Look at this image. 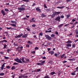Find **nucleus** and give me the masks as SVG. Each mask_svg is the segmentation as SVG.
<instances>
[{
  "instance_id": "51",
  "label": "nucleus",
  "mask_w": 78,
  "mask_h": 78,
  "mask_svg": "<svg viewBox=\"0 0 78 78\" xmlns=\"http://www.w3.org/2000/svg\"><path fill=\"white\" fill-rule=\"evenodd\" d=\"M28 76H25V74H24L23 78H27Z\"/></svg>"
},
{
  "instance_id": "41",
  "label": "nucleus",
  "mask_w": 78,
  "mask_h": 78,
  "mask_svg": "<svg viewBox=\"0 0 78 78\" xmlns=\"http://www.w3.org/2000/svg\"><path fill=\"white\" fill-rule=\"evenodd\" d=\"M24 2H28L29 0H23Z\"/></svg>"
},
{
  "instance_id": "42",
  "label": "nucleus",
  "mask_w": 78,
  "mask_h": 78,
  "mask_svg": "<svg viewBox=\"0 0 78 78\" xmlns=\"http://www.w3.org/2000/svg\"><path fill=\"white\" fill-rule=\"evenodd\" d=\"M74 60H75V58H71L70 59V61H74Z\"/></svg>"
},
{
  "instance_id": "50",
  "label": "nucleus",
  "mask_w": 78,
  "mask_h": 78,
  "mask_svg": "<svg viewBox=\"0 0 78 78\" xmlns=\"http://www.w3.org/2000/svg\"><path fill=\"white\" fill-rule=\"evenodd\" d=\"M16 50L17 51V50H18L19 52H20L21 51H22V50H21V49L19 50V49H16Z\"/></svg>"
},
{
  "instance_id": "57",
  "label": "nucleus",
  "mask_w": 78,
  "mask_h": 78,
  "mask_svg": "<svg viewBox=\"0 0 78 78\" xmlns=\"http://www.w3.org/2000/svg\"><path fill=\"white\" fill-rule=\"evenodd\" d=\"M43 59H46V57H45V56L43 57Z\"/></svg>"
},
{
  "instance_id": "32",
  "label": "nucleus",
  "mask_w": 78,
  "mask_h": 78,
  "mask_svg": "<svg viewBox=\"0 0 78 78\" xmlns=\"http://www.w3.org/2000/svg\"><path fill=\"white\" fill-rule=\"evenodd\" d=\"M11 22L12 23H16V21H11Z\"/></svg>"
},
{
  "instance_id": "39",
  "label": "nucleus",
  "mask_w": 78,
  "mask_h": 78,
  "mask_svg": "<svg viewBox=\"0 0 78 78\" xmlns=\"http://www.w3.org/2000/svg\"><path fill=\"white\" fill-rule=\"evenodd\" d=\"M75 25H76V23H74L72 25V28H73V27H75Z\"/></svg>"
},
{
  "instance_id": "59",
  "label": "nucleus",
  "mask_w": 78,
  "mask_h": 78,
  "mask_svg": "<svg viewBox=\"0 0 78 78\" xmlns=\"http://www.w3.org/2000/svg\"><path fill=\"white\" fill-rule=\"evenodd\" d=\"M39 35H40V36H42V33L41 32L40 33V34H39Z\"/></svg>"
},
{
  "instance_id": "2",
  "label": "nucleus",
  "mask_w": 78,
  "mask_h": 78,
  "mask_svg": "<svg viewBox=\"0 0 78 78\" xmlns=\"http://www.w3.org/2000/svg\"><path fill=\"white\" fill-rule=\"evenodd\" d=\"M45 37L48 40V41H50V40H51V37L49 36L48 35H46L45 36Z\"/></svg>"
},
{
  "instance_id": "22",
  "label": "nucleus",
  "mask_w": 78,
  "mask_h": 78,
  "mask_svg": "<svg viewBox=\"0 0 78 78\" xmlns=\"http://www.w3.org/2000/svg\"><path fill=\"white\" fill-rule=\"evenodd\" d=\"M11 26H12V27H16V25L15 24H11Z\"/></svg>"
},
{
  "instance_id": "52",
  "label": "nucleus",
  "mask_w": 78,
  "mask_h": 78,
  "mask_svg": "<svg viewBox=\"0 0 78 78\" xmlns=\"http://www.w3.org/2000/svg\"><path fill=\"white\" fill-rule=\"evenodd\" d=\"M55 34H57V35H58V32L57 31L55 32Z\"/></svg>"
},
{
  "instance_id": "63",
  "label": "nucleus",
  "mask_w": 78,
  "mask_h": 78,
  "mask_svg": "<svg viewBox=\"0 0 78 78\" xmlns=\"http://www.w3.org/2000/svg\"><path fill=\"white\" fill-rule=\"evenodd\" d=\"M23 19H24V20H27V18H26V17H24L23 18Z\"/></svg>"
},
{
  "instance_id": "61",
  "label": "nucleus",
  "mask_w": 78,
  "mask_h": 78,
  "mask_svg": "<svg viewBox=\"0 0 78 78\" xmlns=\"http://www.w3.org/2000/svg\"><path fill=\"white\" fill-rule=\"evenodd\" d=\"M40 70H41V69H39L37 70V72H40Z\"/></svg>"
},
{
  "instance_id": "35",
  "label": "nucleus",
  "mask_w": 78,
  "mask_h": 78,
  "mask_svg": "<svg viewBox=\"0 0 78 78\" xmlns=\"http://www.w3.org/2000/svg\"><path fill=\"white\" fill-rule=\"evenodd\" d=\"M71 75H76V73L74 72L72 73H71Z\"/></svg>"
},
{
  "instance_id": "27",
  "label": "nucleus",
  "mask_w": 78,
  "mask_h": 78,
  "mask_svg": "<svg viewBox=\"0 0 78 78\" xmlns=\"http://www.w3.org/2000/svg\"><path fill=\"white\" fill-rule=\"evenodd\" d=\"M45 61H43L41 62V64H42V65H43V64L45 63Z\"/></svg>"
},
{
  "instance_id": "23",
  "label": "nucleus",
  "mask_w": 78,
  "mask_h": 78,
  "mask_svg": "<svg viewBox=\"0 0 78 78\" xmlns=\"http://www.w3.org/2000/svg\"><path fill=\"white\" fill-rule=\"evenodd\" d=\"M55 16V13L53 12V14L51 15V17H52V18H53Z\"/></svg>"
},
{
  "instance_id": "26",
  "label": "nucleus",
  "mask_w": 78,
  "mask_h": 78,
  "mask_svg": "<svg viewBox=\"0 0 78 78\" xmlns=\"http://www.w3.org/2000/svg\"><path fill=\"white\" fill-rule=\"evenodd\" d=\"M41 16L44 17H46V16L44 14H41Z\"/></svg>"
},
{
  "instance_id": "37",
  "label": "nucleus",
  "mask_w": 78,
  "mask_h": 78,
  "mask_svg": "<svg viewBox=\"0 0 78 78\" xmlns=\"http://www.w3.org/2000/svg\"><path fill=\"white\" fill-rule=\"evenodd\" d=\"M37 65H38V66H41L42 65V64L40 63H37Z\"/></svg>"
},
{
  "instance_id": "31",
  "label": "nucleus",
  "mask_w": 78,
  "mask_h": 78,
  "mask_svg": "<svg viewBox=\"0 0 78 78\" xmlns=\"http://www.w3.org/2000/svg\"><path fill=\"white\" fill-rule=\"evenodd\" d=\"M5 74L3 73H0V76H3Z\"/></svg>"
},
{
  "instance_id": "60",
  "label": "nucleus",
  "mask_w": 78,
  "mask_h": 78,
  "mask_svg": "<svg viewBox=\"0 0 78 78\" xmlns=\"http://www.w3.org/2000/svg\"><path fill=\"white\" fill-rule=\"evenodd\" d=\"M63 63H66L67 62V61H64L63 62Z\"/></svg>"
},
{
  "instance_id": "15",
  "label": "nucleus",
  "mask_w": 78,
  "mask_h": 78,
  "mask_svg": "<svg viewBox=\"0 0 78 78\" xmlns=\"http://www.w3.org/2000/svg\"><path fill=\"white\" fill-rule=\"evenodd\" d=\"M60 19H61L60 16H58L57 18H56L55 20H58V21H59V20H60Z\"/></svg>"
},
{
  "instance_id": "24",
  "label": "nucleus",
  "mask_w": 78,
  "mask_h": 78,
  "mask_svg": "<svg viewBox=\"0 0 78 78\" xmlns=\"http://www.w3.org/2000/svg\"><path fill=\"white\" fill-rule=\"evenodd\" d=\"M24 75H22L19 76V78H23L24 76Z\"/></svg>"
},
{
  "instance_id": "21",
  "label": "nucleus",
  "mask_w": 78,
  "mask_h": 78,
  "mask_svg": "<svg viewBox=\"0 0 78 78\" xmlns=\"http://www.w3.org/2000/svg\"><path fill=\"white\" fill-rule=\"evenodd\" d=\"M54 74H56V73L55 72H52L51 73L50 75H53Z\"/></svg>"
},
{
  "instance_id": "48",
  "label": "nucleus",
  "mask_w": 78,
  "mask_h": 78,
  "mask_svg": "<svg viewBox=\"0 0 78 78\" xmlns=\"http://www.w3.org/2000/svg\"><path fill=\"white\" fill-rule=\"evenodd\" d=\"M70 15H66V17H67V18H69V17H70Z\"/></svg>"
},
{
  "instance_id": "58",
  "label": "nucleus",
  "mask_w": 78,
  "mask_h": 78,
  "mask_svg": "<svg viewBox=\"0 0 78 78\" xmlns=\"http://www.w3.org/2000/svg\"><path fill=\"white\" fill-rule=\"evenodd\" d=\"M69 25V24H66L65 25V27H67V26H68Z\"/></svg>"
},
{
  "instance_id": "46",
  "label": "nucleus",
  "mask_w": 78,
  "mask_h": 78,
  "mask_svg": "<svg viewBox=\"0 0 78 78\" xmlns=\"http://www.w3.org/2000/svg\"><path fill=\"white\" fill-rule=\"evenodd\" d=\"M26 29L28 31H30V29H29L28 28H26Z\"/></svg>"
},
{
  "instance_id": "33",
  "label": "nucleus",
  "mask_w": 78,
  "mask_h": 78,
  "mask_svg": "<svg viewBox=\"0 0 78 78\" xmlns=\"http://www.w3.org/2000/svg\"><path fill=\"white\" fill-rule=\"evenodd\" d=\"M44 78H50V77L48 76H45Z\"/></svg>"
},
{
  "instance_id": "64",
  "label": "nucleus",
  "mask_w": 78,
  "mask_h": 78,
  "mask_svg": "<svg viewBox=\"0 0 78 78\" xmlns=\"http://www.w3.org/2000/svg\"><path fill=\"white\" fill-rule=\"evenodd\" d=\"M46 10L47 11H48V12H49V11H50V9H48Z\"/></svg>"
},
{
  "instance_id": "10",
  "label": "nucleus",
  "mask_w": 78,
  "mask_h": 78,
  "mask_svg": "<svg viewBox=\"0 0 78 78\" xmlns=\"http://www.w3.org/2000/svg\"><path fill=\"white\" fill-rule=\"evenodd\" d=\"M49 53H50V54H51L52 55H53L54 53H55V52L54 51H50L49 52Z\"/></svg>"
},
{
  "instance_id": "12",
  "label": "nucleus",
  "mask_w": 78,
  "mask_h": 78,
  "mask_svg": "<svg viewBox=\"0 0 78 78\" xmlns=\"http://www.w3.org/2000/svg\"><path fill=\"white\" fill-rule=\"evenodd\" d=\"M1 12L2 13L3 16H5L6 14V13L5 12V11H3V10H2L1 11Z\"/></svg>"
},
{
  "instance_id": "18",
  "label": "nucleus",
  "mask_w": 78,
  "mask_h": 78,
  "mask_svg": "<svg viewBox=\"0 0 78 78\" xmlns=\"http://www.w3.org/2000/svg\"><path fill=\"white\" fill-rule=\"evenodd\" d=\"M23 36V34H20V35H18L17 36V37H21V36Z\"/></svg>"
},
{
  "instance_id": "11",
  "label": "nucleus",
  "mask_w": 78,
  "mask_h": 78,
  "mask_svg": "<svg viewBox=\"0 0 78 78\" xmlns=\"http://www.w3.org/2000/svg\"><path fill=\"white\" fill-rule=\"evenodd\" d=\"M3 42H5L6 43V42H8V41L6 40H4L0 41V43H2Z\"/></svg>"
},
{
  "instance_id": "19",
  "label": "nucleus",
  "mask_w": 78,
  "mask_h": 78,
  "mask_svg": "<svg viewBox=\"0 0 78 78\" xmlns=\"http://www.w3.org/2000/svg\"><path fill=\"white\" fill-rule=\"evenodd\" d=\"M63 8H64V6H62L58 7H57V8H59V9H62Z\"/></svg>"
},
{
  "instance_id": "16",
  "label": "nucleus",
  "mask_w": 78,
  "mask_h": 78,
  "mask_svg": "<svg viewBox=\"0 0 78 78\" xmlns=\"http://www.w3.org/2000/svg\"><path fill=\"white\" fill-rule=\"evenodd\" d=\"M66 43H67V44H72V42L71 41L69 40L68 41L66 42Z\"/></svg>"
},
{
  "instance_id": "36",
  "label": "nucleus",
  "mask_w": 78,
  "mask_h": 78,
  "mask_svg": "<svg viewBox=\"0 0 78 78\" xmlns=\"http://www.w3.org/2000/svg\"><path fill=\"white\" fill-rule=\"evenodd\" d=\"M4 58L5 59H9V57H6L5 56H4Z\"/></svg>"
},
{
  "instance_id": "49",
  "label": "nucleus",
  "mask_w": 78,
  "mask_h": 78,
  "mask_svg": "<svg viewBox=\"0 0 78 78\" xmlns=\"http://www.w3.org/2000/svg\"><path fill=\"white\" fill-rule=\"evenodd\" d=\"M6 68H7V69H10V66H7L6 67Z\"/></svg>"
},
{
  "instance_id": "3",
  "label": "nucleus",
  "mask_w": 78,
  "mask_h": 78,
  "mask_svg": "<svg viewBox=\"0 0 78 78\" xmlns=\"http://www.w3.org/2000/svg\"><path fill=\"white\" fill-rule=\"evenodd\" d=\"M18 9L20 11H25V8L24 7H19L18 8Z\"/></svg>"
},
{
  "instance_id": "34",
  "label": "nucleus",
  "mask_w": 78,
  "mask_h": 78,
  "mask_svg": "<svg viewBox=\"0 0 78 78\" xmlns=\"http://www.w3.org/2000/svg\"><path fill=\"white\" fill-rule=\"evenodd\" d=\"M76 34H78V29L76 30Z\"/></svg>"
},
{
  "instance_id": "25",
  "label": "nucleus",
  "mask_w": 78,
  "mask_h": 78,
  "mask_svg": "<svg viewBox=\"0 0 78 78\" xmlns=\"http://www.w3.org/2000/svg\"><path fill=\"white\" fill-rule=\"evenodd\" d=\"M4 47L3 48H6V47H7V45H6V44H3Z\"/></svg>"
},
{
  "instance_id": "17",
  "label": "nucleus",
  "mask_w": 78,
  "mask_h": 78,
  "mask_svg": "<svg viewBox=\"0 0 78 78\" xmlns=\"http://www.w3.org/2000/svg\"><path fill=\"white\" fill-rule=\"evenodd\" d=\"M22 60L23 62H24V63H26V62L25 61V59H24V58H22Z\"/></svg>"
},
{
  "instance_id": "47",
  "label": "nucleus",
  "mask_w": 78,
  "mask_h": 78,
  "mask_svg": "<svg viewBox=\"0 0 78 78\" xmlns=\"http://www.w3.org/2000/svg\"><path fill=\"white\" fill-rule=\"evenodd\" d=\"M5 11H6L7 12V11H9V9H5Z\"/></svg>"
},
{
  "instance_id": "56",
  "label": "nucleus",
  "mask_w": 78,
  "mask_h": 78,
  "mask_svg": "<svg viewBox=\"0 0 78 78\" xmlns=\"http://www.w3.org/2000/svg\"><path fill=\"white\" fill-rule=\"evenodd\" d=\"M11 51V49H8V50H7V51H8V52H9V51Z\"/></svg>"
},
{
  "instance_id": "7",
  "label": "nucleus",
  "mask_w": 78,
  "mask_h": 78,
  "mask_svg": "<svg viewBox=\"0 0 78 78\" xmlns=\"http://www.w3.org/2000/svg\"><path fill=\"white\" fill-rule=\"evenodd\" d=\"M27 36H28V34H26L23 35L22 37L23 38H26V37H27Z\"/></svg>"
},
{
  "instance_id": "54",
  "label": "nucleus",
  "mask_w": 78,
  "mask_h": 78,
  "mask_svg": "<svg viewBox=\"0 0 78 78\" xmlns=\"http://www.w3.org/2000/svg\"><path fill=\"white\" fill-rule=\"evenodd\" d=\"M57 55H58V54L57 53H55L54 54V55L56 57H57Z\"/></svg>"
},
{
  "instance_id": "9",
  "label": "nucleus",
  "mask_w": 78,
  "mask_h": 78,
  "mask_svg": "<svg viewBox=\"0 0 78 78\" xmlns=\"http://www.w3.org/2000/svg\"><path fill=\"white\" fill-rule=\"evenodd\" d=\"M34 20V18H32L31 20H30V22H35V20Z\"/></svg>"
},
{
  "instance_id": "6",
  "label": "nucleus",
  "mask_w": 78,
  "mask_h": 78,
  "mask_svg": "<svg viewBox=\"0 0 78 78\" xmlns=\"http://www.w3.org/2000/svg\"><path fill=\"white\" fill-rule=\"evenodd\" d=\"M71 46H72V44H66V48H68L69 47H71Z\"/></svg>"
},
{
  "instance_id": "44",
  "label": "nucleus",
  "mask_w": 78,
  "mask_h": 78,
  "mask_svg": "<svg viewBox=\"0 0 78 78\" xmlns=\"http://www.w3.org/2000/svg\"><path fill=\"white\" fill-rule=\"evenodd\" d=\"M19 64L18 63H17L16 62H15L13 63V65H18Z\"/></svg>"
},
{
  "instance_id": "55",
  "label": "nucleus",
  "mask_w": 78,
  "mask_h": 78,
  "mask_svg": "<svg viewBox=\"0 0 78 78\" xmlns=\"http://www.w3.org/2000/svg\"><path fill=\"white\" fill-rule=\"evenodd\" d=\"M76 71L78 72V67H77L76 69Z\"/></svg>"
},
{
  "instance_id": "20",
  "label": "nucleus",
  "mask_w": 78,
  "mask_h": 78,
  "mask_svg": "<svg viewBox=\"0 0 78 78\" xmlns=\"http://www.w3.org/2000/svg\"><path fill=\"white\" fill-rule=\"evenodd\" d=\"M63 25H64V24H61L60 25H59L58 26V27L60 28L61 27H62V26H63Z\"/></svg>"
},
{
  "instance_id": "29",
  "label": "nucleus",
  "mask_w": 78,
  "mask_h": 78,
  "mask_svg": "<svg viewBox=\"0 0 78 78\" xmlns=\"http://www.w3.org/2000/svg\"><path fill=\"white\" fill-rule=\"evenodd\" d=\"M65 56V54H64L63 55H62V56H61V58H64V57Z\"/></svg>"
},
{
  "instance_id": "45",
  "label": "nucleus",
  "mask_w": 78,
  "mask_h": 78,
  "mask_svg": "<svg viewBox=\"0 0 78 78\" xmlns=\"http://www.w3.org/2000/svg\"><path fill=\"white\" fill-rule=\"evenodd\" d=\"M75 44H73L72 45V48H75Z\"/></svg>"
},
{
  "instance_id": "13",
  "label": "nucleus",
  "mask_w": 78,
  "mask_h": 78,
  "mask_svg": "<svg viewBox=\"0 0 78 78\" xmlns=\"http://www.w3.org/2000/svg\"><path fill=\"white\" fill-rule=\"evenodd\" d=\"M4 67H5V64H3L1 68V70H3Z\"/></svg>"
},
{
  "instance_id": "53",
  "label": "nucleus",
  "mask_w": 78,
  "mask_h": 78,
  "mask_svg": "<svg viewBox=\"0 0 78 78\" xmlns=\"http://www.w3.org/2000/svg\"><path fill=\"white\" fill-rule=\"evenodd\" d=\"M32 27H36V25L35 24H33L32 25Z\"/></svg>"
},
{
  "instance_id": "40",
  "label": "nucleus",
  "mask_w": 78,
  "mask_h": 78,
  "mask_svg": "<svg viewBox=\"0 0 78 78\" xmlns=\"http://www.w3.org/2000/svg\"><path fill=\"white\" fill-rule=\"evenodd\" d=\"M35 50H39V48H38L37 47H36L35 48Z\"/></svg>"
},
{
  "instance_id": "62",
  "label": "nucleus",
  "mask_w": 78,
  "mask_h": 78,
  "mask_svg": "<svg viewBox=\"0 0 78 78\" xmlns=\"http://www.w3.org/2000/svg\"><path fill=\"white\" fill-rule=\"evenodd\" d=\"M0 53H1V54H2V55H3V51L0 52Z\"/></svg>"
},
{
  "instance_id": "28",
  "label": "nucleus",
  "mask_w": 78,
  "mask_h": 78,
  "mask_svg": "<svg viewBox=\"0 0 78 78\" xmlns=\"http://www.w3.org/2000/svg\"><path fill=\"white\" fill-rule=\"evenodd\" d=\"M11 69H12V70H15V69H16V68L15 67V66H13L11 68Z\"/></svg>"
},
{
  "instance_id": "5",
  "label": "nucleus",
  "mask_w": 78,
  "mask_h": 78,
  "mask_svg": "<svg viewBox=\"0 0 78 78\" xmlns=\"http://www.w3.org/2000/svg\"><path fill=\"white\" fill-rule=\"evenodd\" d=\"M19 48L21 50H23V47L22 46H19V47L17 48V50H19Z\"/></svg>"
},
{
  "instance_id": "14",
  "label": "nucleus",
  "mask_w": 78,
  "mask_h": 78,
  "mask_svg": "<svg viewBox=\"0 0 78 78\" xmlns=\"http://www.w3.org/2000/svg\"><path fill=\"white\" fill-rule=\"evenodd\" d=\"M36 11H38V12H41V10L38 8H36Z\"/></svg>"
},
{
  "instance_id": "38",
  "label": "nucleus",
  "mask_w": 78,
  "mask_h": 78,
  "mask_svg": "<svg viewBox=\"0 0 78 78\" xmlns=\"http://www.w3.org/2000/svg\"><path fill=\"white\" fill-rule=\"evenodd\" d=\"M25 60L27 62H28L30 61V60H29V59L28 58H26Z\"/></svg>"
},
{
  "instance_id": "4",
  "label": "nucleus",
  "mask_w": 78,
  "mask_h": 78,
  "mask_svg": "<svg viewBox=\"0 0 78 78\" xmlns=\"http://www.w3.org/2000/svg\"><path fill=\"white\" fill-rule=\"evenodd\" d=\"M6 29H7V30H16V28H11V27H6Z\"/></svg>"
},
{
  "instance_id": "43",
  "label": "nucleus",
  "mask_w": 78,
  "mask_h": 78,
  "mask_svg": "<svg viewBox=\"0 0 78 78\" xmlns=\"http://www.w3.org/2000/svg\"><path fill=\"white\" fill-rule=\"evenodd\" d=\"M44 6L45 8H47V6H46V4H44Z\"/></svg>"
},
{
  "instance_id": "8",
  "label": "nucleus",
  "mask_w": 78,
  "mask_h": 78,
  "mask_svg": "<svg viewBox=\"0 0 78 78\" xmlns=\"http://www.w3.org/2000/svg\"><path fill=\"white\" fill-rule=\"evenodd\" d=\"M54 13V14H55V15L56 16V15H58V14H59L60 13V12H53Z\"/></svg>"
},
{
  "instance_id": "30",
  "label": "nucleus",
  "mask_w": 78,
  "mask_h": 78,
  "mask_svg": "<svg viewBox=\"0 0 78 78\" xmlns=\"http://www.w3.org/2000/svg\"><path fill=\"white\" fill-rule=\"evenodd\" d=\"M51 37H54L55 36V35L54 34H52L51 35Z\"/></svg>"
},
{
  "instance_id": "1",
  "label": "nucleus",
  "mask_w": 78,
  "mask_h": 78,
  "mask_svg": "<svg viewBox=\"0 0 78 78\" xmlns=\"http://www.w3.org/2000/svg\"><path fill=\"white\" fill-rule=\"evenodd\" d=\"M22 59L20 58V59H19V58H17L16 59H14V61H16L17 62H18L19 63H20V64H22V61H21Z\"/></svg>"
}]
</instances>
